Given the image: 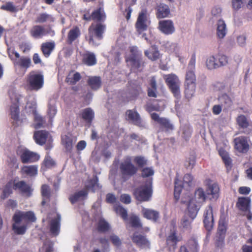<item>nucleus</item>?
<instances>
[{
	"mask_svg": "<svg viewBox=\"0 0 252 252\" xmlns=\"http://www.w3.org/2000/svg\"><path fill=\"white\" fill-rule=\"evenodd\" d=\"M97 188H98V179L96 177H94L90 180L89 185H86V189L70 196L69 200L72 203H74L79 200L84 199L88 194V189H92L93 190H94Z\"/></svg>",
	"mask_w": 252,
	"mask_h": 252,
	"instance_id": "nucleus-2",
	"label": "nucleus"
},
{
	"mask_svg": "<svg viewBox=\"0 0 252 252\" xmlns=\"http://www.w3.org/2000/svg\"><path fill=\"white\" fill-rule=\"evenodd\" d=\"M194 185L193 177L191 174H187L183 178V186L185 188L190 187Z\"/></svg>",
	"mask_w": 252,
	"mask_h": 252,
	"instance_id": "nucleus-43",
	"label": "nucleus"
},
{
	"mask_svg": "<svg viewBox=\"0 0 252 252\" xmlns=\"http://www.w3.org/2000/svg\"><path fill=\"white\" fill-rule=\"evenodd\" d=\"M238 125L242 128H246L249 126V122L245 116L241 115L237 118Z\"/></svg>",
	"mask_w": 252,
	"mask_h": 252,
	"instance_id": "nucleus-50",
	"label": "nucleus"
},
{
	"mask_svg": "<svg viewBox=\"0 0 252 252\" xmlns=\"http://www.w3.org/2000/svg\"><path fill=\"white\" fill-rule=\"evenodd\" d=\"M14 187V183L12 182H9L5 187L3 190V195L4 198L7 197L12 192V189Z\"/></svg>",
	"mask_w": 252,
	"mask_h": 252,
	"instance_id": "nucleus-53",
	"label": "nucleus"
},
{
	"mask_svg": "<svg viewBox=\"0 0 252 252\" xmlns=\"http://www.w3.org/2000/svg\"><path fill=\"white\" fill-rule=\"evenodd\" d=\"M82 117L87 123L90 124L94 117V113L93 110L90 108L84 109L82 112Z\"/></svg>",
	"mask_w": 252,
	"mask_h": 252,
	"instance_id": "nucleus-36",
	"label": "nucleus"
},
{
	"mask_svg": "<svg viewBox=\"0 0 252 252\" xmlns=\"http://www.w3.org/2000/svg\"><path fill=\"white\" fill-rule=\"evenodd\" d=\"M48 133L45 131H37L34 132V139L36 143L42 145H43L48 138Z\"/></svg>",
	"mask_w": 252,
	"mask_h": 252,
	"instance_id": "nucleus-23",
	"label": "nucleus"
},
{
	"mask_svg": "<svg viewBox=\"0 0 252 252\" xmlns=\"http://www.w3.org/2000/svg\"><path fill=\"white\" fill-rule=\"evenodd\" d=\"M120 170L123 177L126 179L135 174L138 170L137 168L131 163V158L129 157H126L121 163Z\"/></svg>",
	"mask_w": 252,
	"mask_h": 252,
	"instance_id": "nucleus-3",
	"label": "nucleus"
},
{
	"mask_svg": "<svg viewBox=\"0 0 252 252\" xmlns=\"http://www.w3.org/2000/svg\"><path fill=\"white\" fill-rule=\"evenodd\" d=\"M207 198L206 193L201 188H198L194 192V198L190 199L188 201L183 200L184 203H187L188 209L192 218H194L199 210L201 204L204 202Z\"/></svg>",
	"mask_w": 252,
	"mask_h": 252,
	"instance_id": "nucleus-1",
	"label": "nucleus"
},
{
	"mask_svg": "<svg viewBox=\"0 0 252 252\" xmlns=\"http://www.w3.org/2000/svg\"><path fill=\"white\" fill-rule=\"evenodd\" d=\"M55 46V44L54 42H48L42 43L41 49L43 55L46 57H48L54 49Z\"/></svg>",
	"mask_w": 252,
	"mask_h": 252,
	"instance_id": "nucleus-28",
	"label": "nucleus"
},
{
	"mask_svg": "<svg viewBox=\"0 0 252 252\" xmlns=\"http://www.w3.org/2000/svg\"><path fill=\"white\" fill-rule=\"evenodd\" d=\"M189 252H197L198 251V244L194 240H191L189 242L188 247H186Z\"/></svg>",
	"mask_w": 252,
	"mask_h": 252,
	"instance_id": "nucleus-55",
	"label": "nucleus"
},
{
	"mask_svg": "<svg viewBox=\"0 0 252 252\" xmlns=\"http://www.w3.org/2000/svg\"><path fill=\"white\" fill-rule=\"evenodd\" d=\"M135 198L141 201L149 200L152 195V182L148 181L144 186L137 188L134 192Z\"/></svg>",
	"mask_w": 252,
	"mask_h": 252,
	"instance_id": "nucleus-5",
	"label": "nucleus"
},
{
	"mask_svg": "<svg viewBox=\"0 0 252 252\" xmlns=\"http://www.w3.org/2000/svg\"><path fill=\"white\" fill-rule=\"evenodd\" d=\"M164 79L174 95L179 97L180 95L181 82L178 77L175 74H170L164 75Z\"/></svg>",
	"mask_w": 252,
	"mask_h": 252,
	"instance_id": "nucleus-4",
	"label": "nucleus"
},
{
	"mask_svg": "<svg viewBox=\"0 0 252 252\" xmlns=\"http://www.w3.org/2000/svg\"><path fill=\"white\" fill-rule=\"evenodd\" d=\"M115 210L125 221L127 220V211L126 209L119 205L115 207Z\"/></svg>",
	"mask_w": 252,
	"mask_h": 252,
	"instance_id": "nucleus-52",
	"label": "nucleus"
},
{
	"mask_svg": "<svg viewBox=\"0 0 252 252\" xmlns=\"http://www.w3.org/2000/svg\"><path fill=\"white\" fill-rule=\"evenodd\" d=\"M228 63V59L226 56L224 55L220 56L218 60H217V64L219 65V68L224 66L227 64Z\"/></svg>",
	"mask_w": 252,
	"mask_h": 252,
	"instance_id": "nucleus-62",
	"label": "nucleus"
},
{
	"mask_svg": "<svg viewBox=\"0 0 252 252\" xmlns=\"http://www.w3.org/2000/svg\"><path fill=\"white\" fill-rule=\"evenodd\" d=\"M105 26L100 24H93L89 29V43L90 44H94L93 33L94 32L99 39H101L102 37V34L105 29Z\"/></svg>",
	"mask_w": 252,
	"mask_h": 252,
	"instance_id": "nucleus-7",
	"label": "nucleus"
},
{
	"mask_svg": "<svg viewBox=\"0 0 252 252\" xmlns=\"http://www.w3.org/2000/svg\"><path fill=\"white\" fill-rule=\"evenodd\" d=\"M189 218L187 217H184L181 221V226L185 229H189L191 228V222L194 219L190 216V214L188 211Z\"/></svg>",
	"mask_w": 252,
	"mask_h": 252,
	"instance_id": "nucleus-46",
	"label": "nucleus"
},
{
	"mask_svg": "<svg viewBox=\"0 0 252 252\" xmlns=\"http://www.w3.org/2000/svg\"><path fill=\"white\" fill-rule=\"evenodd\" d=\"M127 64L131 66L132 69L141 70L143 63L141 56H128L126 59Z\"/></svg>",
	"mask_w": 252,
	"mask_h": 252,
	"instance_id": "nucleus-14",
	"label": "nucleus"
},
{
	"mask_svg": "<svg viewBox=\"0 0 252 252\" xmlns=\"http://www.w3.org/2000/svg\"><path fill=\"white\" fill-rule=\"evenodd\" d=\"M22 172L30 176H35L37 174V167L35 165L25 166L22 168Z\"/></svg>",
	"mask_w": 252,
	"mask_h": 252,
	"instance_id": "nucleus-38",
	"label": "nucleus"
},
{
	"mask_svg": "<svg viewBox=\"0 0 252 252\" xmlns=\"http://www.w3.org/2000/svg\"><path fill=\"white\" fill-rule=\"evenodd\" d=\"M27 83L30 90L38 91L43 86V75L39 73L31 72L29 75Z\"/></svg>",
	"mask_w": 252,
	"mask_h": 252,
	"instance_id": "nucleus-6",
	"label": "nucleus"
},
{
	"mask_svg": "<svg viewBox=\"0 0 252 252\" xmlns=\"http://www.w3.org/2000/svg\"><path fill=\"white\" fill-rule=\"evenodd\" d=\"M62 143L67 150H70L72 146V139L69 135H64L62 137Z\"/></svg>",
	"mask_w": 252,
	"mask_h": 252,
	"instance_id": "nucleus-44",
	"label": "nucleus"
},
{
	"mask_svg": "<svg viewBox=\"0 0 252 252\" xmlns=\"http://www.w3.org/2000/svg\"><path fill=\"white\" fill-rule=\"evenodd\" d=\"M61 220V215L58 214L57 217L52 220L50 223V231L55 236L59 233Z\"/></svg>",
	"mask_w": 252,
	"mask_h": 252,
	"instance_id": "nucleus-21",
	"label": "nucleus"
},
{
	"mask_svg": "<svg viewBox=\"0 0 252 252\" xmlns=\"http://www.w3.org/2000/svg\"><path fill=\"white\" fill-rule=\"evenodd\" d=\"M142 213L145 218L154 221H156L159 217L158 213L152 209L144 208L142 210Z\"/></svg>",
	"mask_w": 252,
	"mask_h": 252,
	"instance_id": "nucleus-27",
	"label": "nucleus"
},
{
	"mask_svg": "<svg viewBox=\"0 0 252 252\" xmlns=\"http://www.w3.org/2000/svg\"><path fill=\"white\" fill-rule=\"evenodd\" d=\"M39 158L38 154L28 150H23L21 155V161L24 163L36 161Z\"/></svg>",
	"mask_w": 252,
	"mask_h": 252,
	"instance_id": "nucleus-11",
	"label": "nucleus"
},
{
	"mask_svg": "<svg viewBox=\"0 0 252 252\" xmlns=\"http://www.w3.org/2000/svg\"><path fill=\"white\" fill-rule=\"evenodd\" d=\"M91 17L93 20H96L98 21H101L105 19V15L103 12L101 11V9L99 8L94 11L92 13Z\"/></svg>",
	"mask_w": 252,
	"mask_h": 252,
	"instance_id": "nucleus-42",
	"label": "nucleus"
},
{
	"mask_svg": "<svg viewBox=\"0 0 252 252\" xmlns=\"http://www.w3.org/2000/svg\"><path fill=\"white\" fill-rule=\"evenodd\" d=\"M195 163V157L194 155L190 156L185 162V166L187 168L192 169Z\"/></svg>",
	"mask_w": 252,
	"mask_h": 252,
	"instance_id": "nucleus-60",
	"label": "nucleus"
},
{
	"mask_svg": "<svg viewBox=\"0 0 252 252\" xmlns=\"http://www.w3.org/2000/svg\"><path fill=\"white\" fill-rule=\"evenodd\" d=\"M80 35V30L78 28L75 27L70 30L67 35V42L69 44L74 41Z\"/></svg>",
	"mask_w": 252,
	"mask_h": 252,
	"instance_id": "nucleus-37",
	"label": "nucleus"
},
{
	"mask_svg": "<svg viewBox=\"0 0 252 252\" xmlns=\"http://www.w3.org/2000/svg\"><path fill=\"white\" fill-rule=\"evenodd\" d=\"M14 215L15 216V217L18 218L22 220H25L35 222L36 220L34 214L32 211L25 212L17 211L15 213Z\"/></svg>",
	"mask_w": 252,
	"mask_h": 252,
	"instance_id": "nucleus-19",
	"label": "nucleus"
},
{
	"mask_svg": "<svg viewBox=\"0 0 252 252\" xmlns=\"http://www.w3.org/2000/svg\"><path fill=\"white\" fill-rule=\"evenodd\" d=\"M250 200L249 198L240 197L239 198L237 206L241 210L247 212L250 210Z\"/></svg>",
	"mask_w": 252,
	"mask_h": 252,
	"instance_id": "nucleus-31",
	"label": "nucleus"
},
{
	"mask_svg": "<svg viewBox=\"0 0 252 252\" xmlns=\"http://www.w3.org/2000/svg\"><path fill=\"white\" fill-rule=\"evenodd\" d=\"M126 115L128 120L131 123L136 125H139L141 124V119L139 114L133 110H128L126 112Z\"/></svg>",
	"mask_w": 252,
	"mask_h": 252,
	"instance_id": "nucleus-30",
	"label": "nucleus"
},
{
	"mask_svg": "<svg viewBox=\"0 0 252 252\" xmlns=\"http://www.w3.org/2000/svg\"><path fill=\"white\" fill-rule=\"evenodd\" d=\"M81 78L80 74L78 72L74 73L73 72L69 73L66 78V81L70 84H75Z\"/></svg>",
	"mask_w": 252,
	"mask_h": 252,
	"instance_id": "nucleus-40",
	"label": "nucleus"
},
{
	"mask_svg": "<svg viewBox=\"0 0 252 252\" xmlns=\"http://www.w3.org/2000/svg\"><path fill=\"white\" fill-rule=\"evenodd\" d=\"M220 104L225 109L230 108L233 104L232 98L226 93H220L218 98Z\"/></svg>",
	"mask_w": 252,
	"mask_h": 252,
	"instance_id": "nucleus-18",
	"label": "nucleus"
},
{
	"mask_svg": "<svg viewBox=\"0 0 252 252\" xmlns=\"http://www.w3.org/2000/svg\"><path fill=\"white\" fill-rule=\"evenodd\" d=\"M129 222L134 227H140L141 226L139 218L134 215H131L129 216Z\"/></svg>",
	"mask_w": 252,
	"mask_h": 252,
	"instance_id": "nucleus-49",
	"label": "nucleus"
},
{
	"mask_svg": "<svg viewBox=\"0 0 252 252\" xmlns=\"http://www.w3.org/2000/svg\"><path fill=\"white\" fill-rule=\"evenodd\" d=\"M148 94L150 97H157V84L154 77H152L150 80V88L148 89Z\"/></svg>",
	"mask_w": 252,
	"mask_h": 252,
	"instance_id": "nucleus-39",
	"label": "nucleus"
},
{
	"mask_svg": "<svg viewBox=\"0 0 252 252\" xmlns=\"http://www.w3.org/2000/svg\"><path fill=\"white\" fill-rule=\"evenodd\" d=\"M221 12V8L220 6L216 5L212 8L211 14L213 17L218 18L220 16Z\"/></svg>",
	"mask_w": 252,
	"mask_h": 252,
	"instance_id": "nucleus-59",
	"label": "nucleus"
},
{
	"mask_svg": "<svg viewBox=\"0 0 252 252\" xmlns=\"http://www.w3.org/2000/svg\"><path fill=\"white\" fill-rule=\"evenodd\" d=\"M109 228V224L104 220H100L98 222V230L101 232H104Z\"/></svg>",
	"mask_w": 252,
	"mask_h": 252,
	"instance_id": "nucleus-58",
	"label": "nucleus"
},
{
	"mask_svg": "<svg viewBox=\"0 0 252 252\" xmlns=\"http://www.w3.org/2000/svg\"><path fill=\"white\" fill-rule=\"evenodd\" d=\"M134 161L139 167H142L146 163V160L142 157H136L134 158Z\"/></svg>",
	"mask_w": 252,
	"mask_h": 252,
	"instance_id": "nucleus-63",
	"label": "nucleus"
},
{
	"mask_svg": "<svg viewBox=\"0 0 252 252\" xmlns=\"http://www.w3.org/2000/svg\"><path fill=\"white\" fill-rule=\"evenodd\" d=\"M207 198L210 200H216L219 196L220 188L216 183L208 185L206 189Z\"/></svg>",
	"mask_w": 252,
	"mask_h": 252,
	"instance_id": "nucleus-15",
	"label": "nucleus"
},
{
	"mask_svg": "<svg viewBox=\"0 0 252 252\" xmlns=\"http://www.w3.org/2000/svg\"><path fill=\"white\" fill-rule=\"evenodd\" d=\"M47 33L42 26L37 25L34 26L31 31V34L34 38L40 37Z\"/></svg>",
	"mask_w": 252,
	"mask_h": 252,
	"instance_id": "nucleus-26",
	"label": "nucleus"
},
{
	"mask_svg": "<svg viewBox=\"0 0 252 252\" xmlns=\"http://www.w3.org/2000/svg\"><path fill=\"white\" fill-rule=\"evenodd\" d=\"M34 115V127L36 129L40 128L42 126L44 123L42 117L37 114Z\"/></svg>",
	"mask_w": 252,
	"mask_h": 252,
	"instance_id": "nucleus-56",
	"label": "nucleus"
},
{
	"mask_svg": "<svg viewBox=\"0 0 252 252\" xmlns=\"http://www.w3.org/2000/svg\"><path fill=\"white\" fill-rule=\"evenodd\" d=\"M133 242L141 248H149L150 242L145 236L138 234H134L132 237Z\"/></svg>",
	"mask_w": 252,
	"mask_h": 252,
	"instance_id": "nucleus-20",
	"label": "nucleus"
},
{
	"mask_svg": "<svg viewBox=\"0 0 252 252\" xmlns=\"http://www.w3.org/2000/svg\"><path fill=\"white\" fill-rule=\"evenodd\" d=\"M227 33V28L224 21L219 20L217 22V35L220 38H223Z\"/></svg>",
	"mask_w": 252,
	"mask_h": 252,
	"instance_id": "nucleus-24",
	"label": "nucleus"
},
{
	"mask_svg": "<svg viewBox=\"0 0 252 252\" xmlns=\"http://www.w3.org/2000/svg\"><path fill=\"white\" fill-rule=\"evenodd\" d=\"M14 63L16 65H18L27 69L30 66L31 61L29 58L22 57L20 59H16Z\"/></svg>",
	"mask_w": 252,
	"mask_h": 252,
	"instance_id": "nucleus-35",
	"label": "nucleus"
},
{
	"mask_svg": "<svg viewBox=\"0 0 252 252\" xmlns=\"http://www.w3.org/2000/svg\"><path fill=\"white\" fill-rule=\"evenodd\" d=\"M83 62L88 65H93L96 63V59L93 54L88 53L84 56Z\"/></svg>",
	"mask_w": 252,
	"mask_h": 252,
	"instance_id": "nucleus-41",
	"label": "nucleus"
},
{
	"mask_svg": "<svg viewBox=\"0 0 252 252\" xmlns=\"http://www.w3.org/2000/svg\"><path fill=\"white\" fill-rule=\"evenodd\" d=\"M203 222L204 226L208 231H211L214 226V217L213 208L210 205L207 206L204 210L203 214Z\"/></svg>",
	"mask_w": 252,
	"mask_h": 252,
	"instance_id": "nucleus-8",
	"label": "nucleus"
},
{
	"mask_svg": "<svg viewBox=\"0 0 252 252\" xmlns=\"http://www.w3.org/2000/svg\"><path fill=\"white\" fill-rule=\"evenodd\" d=\"M57 112V110L54 104L49 103L47 113L51 123L53 122V119L56 115Z\"/></svg>",
	"mask_w": 252,
	"mask_h": 252,
	"instance_id": "nucleus-47",
	"label": "nucleus"
},
{
	"mask_svg": "<svg viewBox=\"0 0 252 252\" xmlns=\"http://www.w3.org/2000/svg\"><path fill=\"white\" fill-rule=\"evenodd\" d=\"M196 77L193 70H188L186 73L185 83L195 84Z\"/></svg>",
	"mask_w": 252,
	"mask_h": 252,
	"instance_id": "nucleus-48",
	"label": "nucleus"
},
{
	"mask_svg": "<svg viewBox=\"0 0 252 252\" xmlns=\"http://www.w3.org/2000/svg\"><path fill=\"white\" fill-rule=\"evenodd\" d=\"M174 197L176 200L179 199L180 194L181 192L182 187L179 183L178 179L176 178L175 180Z\"/></svg>",
	"mask_w": 252,
	"mask_h": 252,
	"instance_id": "nucleus-51",
	"label": "nucleus"
},
{
	"mask_svg": "<svg viewBox=\"0 0 252 252\" xmlns=\"http://www.w3.org/2000/svg\"><path fill=\"white\" fill-rule=\"evenodd\" d=\"M10 114L11 118L16 122L19 118V109L17 103H14L11 106Z\"/></svg>",
	"mask_w": 252,
	"mask_h": 252,
	"instance_id": "nucleus-45",
	"label": "nucleus"
},
{
	"mask_svg": "<svg viewBox=\"0 0 252 252\" xmlns=\"http://www.w3.org/2000/svg\"><path fill=\"white\" fill-rule=\"evenodd\" d=\"M158 29L165 34H170L175 32L174 24L171 20H162L158 23Z\"/></svg>",
	"mask_w": 252,
	"mask_h": 252,
	"instance_id": "nucleus-10",
	"label": "nucleus"
},
{
	"mask_svg": "<svg viewBox=\"0 0 252 252\" xmlns=\"http://www.w3.org/2000/svg\"><path fill=\"white\" fill-rule=\"evenodd\" d=\"M44 163L45 165L48 168L51 167L55 164V162L53 159L48 156H47L45 157Z\"/></svg>",
	"mask_w": 252,
	"mask_h": 252,
	"instance_id": "nucleus-64",
	"label": "nucleus"
},
{
	"mask_svg": "<svg viewBox=\"0 0 252 252\" xmlns=\"http://www.w3.org/2000/svg\"><path fill=\"white\" fill-rule=\"evenodd\" d=\"M88 83L92 89L96 90L101 86L100 78L97 76L89 77L88 80Z\"/></svg>",
	"mask_w": 252,
	"mask_h": 252,
	"instance_id": "nucleus-32",
	"label": "nucleus"
},
{
	"mask_svg": "<svg viewBox=\"0 0 252 252\" xmlns=\"http://www.w3.org/2000/svg\"><path fill=\"white\" fill-rule=\"evenodd\" d=\"M41 192L43 200L41 204L42 205H44L45 203L49 201L50 196V189L49 187L46 185H43L41 187Z\"/></svg>",
	"mask_w": 252,
	"mask_h": 252,
	"instance_id": "nucleus-34",
	"label": "nucleus"
},
{
	"mask_svg": "<svg viewBox=\"0 0 252 252\" xmlns=\"http://www.w3.org/2000/svg\"><path fill=\"white\" fill-rule=\"evenodd\" d=\"M170 13L169 6L164 4L160 3L157 7V17L158 19L168 17Z\"/></svg>",
	"mask_w": 252,
	"mask_h": 252,
	"instance_id": "nucleus-22",
	"label": "nucleus"
},
{
	"mask_svg": "<svg viewBox=\"0 0 252 252\" xmlns=\"http://www.w3.org/2000/svg\"><path fill=\"white\" fill-rule=\"evenodd\" d=\"M196 84L185 83V94L188 99L191 98L195 93Z\"/></svg>",
	"mask_w": 252,
	"mask_h": 252,
	"instance_id": "nucleus-29",
	"label": "nucleus"
},
{
	"mask_svg": "<svg viewBox=\"0 0 252 252\" xmlns=\"http://www.w3.org/2000/svg\"><path fill=\"white\" fill-rule=\"evenodd\" d=\"M235 148L239 152L246 153L249 149L247 138L245 137H239L235 138Z\"/></svg>",
	"mask_w": 252,
	"mask_h": 252,
	"instance_id": "nucleus-13",
	"label": "nucleus"
},
{
	"mask_svg": "<svg viewBox=\"0 0 252 252\" xmlns=\"http://www.w3.org/2000/svg\"><path fill=\"white\" fill-rule=\"evenodd\" d=\"M13 183V189L19 190L23 195L26 197H30L32 195V189L25 182L21 181L17 182H14Z\"/></svg>",
	"mask_w": 252,
	"mask_h": 252,
	"instance_id": "nucleus-12",
	"label": "nucleus"
},
{
	"mask_svg": "<svg viewBox=\"0 0 252 252\" xmlns=\"http://www.w3.org/2000/svg\"><path fill=\"white\" fill-rule=\"evenodd\" d=\"M178 238L175 233H171L167 238V243L170 246H174L178 241Z\"/></svg>",
	"mask_w": 252,
	"mask_h": 252,
	"instance_id": "nucleus-61",
	"label": "nucleus"
},
{
	"mask_svg": "<svg viewBox=\"0 0 252 252\" xmlns=\"http://www.w3.org/2000/svg\"><path fill=\"white\" fill-rule=\"evenodd\" d=\"M145 55L150 60L152 61H156L159 58L160 54L155 46H152L149 50L145 51Z\"/></svg>",
	"mask_w": 252,
	"mask_h": 252,
	"instance_id": "nucleus-25",
	"label": "nucleus"
},
{
	"mask_svg": "<svg viewBox=\"0 0 252 252\" xmlns=\"http://www.w3.org/2000/svg\"><path fill=\"white\" fill-rule=\"evenodd\" d=\"M150 21L146 11H142L139 13L135 24L137 31L141 32L147 30Z\"/></svg>",
	"mask_w": 252,
	"mask_h": 252,
	"instance_id": "nucleus-9",
	"label": "nucleus"
},
{
	"mask_svg": "<svg viewBox=\"0 0 252 252\" xmlns=\"http://www.w3.org/2000/svg\"><path fill=\"white\" fill-rule=\"evenodd\" d=\"M205 66L209 70H213L219 68L217 59L213 56L208 57L205 62Z\"/></svg>",
	"mask_w": 252,
	"mask_h": 252,
	"instance_id": "nucleus-33",
	"label": "nucleus"
},
{
	"mask_svg": "<svg viewBox=\"0 0 252 252\" xmlns=\"http://www.w3.org/2000/svg\"><path fill=\"white\" fill-rule=\"evenodd\" d=\"M151 117L153 120L157 122L166 130H172L173 129V125L168 119L164 118H160L158 114L156 113H152Z\"/></svg>",
	"mask_w": 252,
	"mask_h": 252,
	"instance_id": "nucleus-16",
	"label": "nucleus"
},
{
	"mask_svg": "<svg viewBox=\"0 0 252 252\" xmlns=\"http://www.w3.org/2000/svg\"><path fill=\"white\" fill-rule=\"evenodd\" d=\"M12 220L14 222L12 227L14 232L19 235L24 234L27 229L26 225L25 224L21 225L20 224L22 220L17 217H15V215H13Z\"/></svg>",
	"mask_w": 252,
	"mask_h": 252,
	"instance_id": "nucleus-17",
	"label": "nucleus"
},
{
	"mask_svg": "<svg viewBox=\"0 0 252 252\" xmlns=\"http://www.w3.org/2000/svg\"><path fill=\"white\" fill-rule=\"evenodd\" d=\"M1 9L11 12H16L18 11L17 7L12 2H8L1 6Z\"/></svg>",
	"mask_w": 252,
	"mask_h": 252,
	"instance_id": "nucleus-54",
	"label": "nucleus"
},
{
	"mask_svg": "<svg viewBox=\"0 0 252 252\" xmlns=\"http://www.w3.org/2000/svg\"><path fill=\"white\" fill-rule=\"evenodd\" d=\"M51 18L50 15L46 13H41L36 18V23H43Z\"/></svg>",
	"mask_w": 252,
	"mask_h": 252,
	"instance_id": "nucleus-57",
	"label": "nucleus"
}]
</instances>
